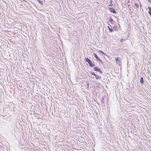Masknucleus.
I'll list each match as a JSON object with an SVG mask.
<instances>
[{
	"instance_id": "423d86ee",
	"label": "nucleus",
	"mask_w": 151,
	"mask_h": 151,
	"mask_svg": "<svg viewBox=\"0 0 151 151\" xmlns=\"http://www.w3.org/2000/svg\"><path fill=\"white\" fill-rule=\"evenodd\" d=\"M113 28L114 30L115 31H117L118 30V26H117L114 25L113 27Z\"/></svg>"
},
{
	"instance_id": "2eb2a0df",
	"label": "nucleus",
	"mask_w": 151,
	"mask_h": 151,
	"mask_svg": "<svg viewBox=\"0 0 151 151\" xmlns=\"http://www.w3.org/2000/svg\"><path fill=\"white\" fill-rule=\"evenodd\" d=\"M134 5H135V6L136 7H137V8H138L139 7V5L135 3Z\"/></svg>"
},
{
	"instance_id": "aec40b11",
	"label": "nucleus",
	"mask_w": 151,
	"mask_h": 151,
	"mask_svg": "<svg viewBox=\"0 0 151 151\" xmlns=\"http://www.w3.org/2000/svg\"><path fill=\"white\" fill-rule=\"evenodd\" d=\"M111 27H112L111 25L109 24H108Z\"/></svg>"
},
{
	"instance_id": "4468645a",
	"label": "nucleus",
	"mask_w": 151,
	"mask_h": 151,
	"mask_svg": "<svg viewBox=\"0 0 151 151\" xmlns=\"http://www.w3.org/2000/svg\"><path fill=\"white\" fill-rule=\"evenodd\" d=\"M109 31L110 32H112L114 31V30L113 28L112 29V28H111L110 29H109Z\"/></svg>"
},
{
	"instance_id": "f3484780",
	"label": "nucleus",
	"mask_w": 151,
	"mask_h": 151,
	"mask_svg": "<svg viewBox=\"0 0 151 151\" xmlns=\"http://www.w3.org/2000/svg\"><path fill=\"white\" fill-rule=\"evenodd\" d=\"M100 52H101L102 53V54H103L104 55H106V54H105V53L104 52H103L102 51H101V50H100Z\"/></svg>"
},
{
	"instance_id": "9d476101",
	"label": "nucleus",
	"mask_w": 151,
	"mask_h": 151,
	"mask_svg": "<svg viewBox=\"0 0 151 151\" xmlns=\"http://www.w3.org/2000/svg\"><path fill=\"white\" fill-rule=\"evenodd\" d=\"M115 61L117 63H118V62L119 63V62H120V60L119 59V58L117 57V58H115Z\"/></svg>"
},
{
	"instance_id": "1a4fd4ad",
	"label": "nucleus",
	"mask_w": 151,
	"mask_h": 151,
	"mask_svg": "<svg viewBox=\"0 0 151 151\" xmlns=\"http://www.w3.org/2000/svg\"><path fill=\"white\" fill-rule=\"evenodd\" d=\"M95 76V77L96 79H99L101 78V76L98 75L97 76L96 75Z\"/></svg>"
},
{
	"instance_id": "f03ea898",
	"label": "nucleus",
	"mask_w": 151,
	"mask_h": 151,
	"mask_svg": "<svg viewBox=\"0 0 151 151\" xmlns=\"http://www.w3.org/2000/svg\"><path fill=\"white\" fill-rule=\"evenodd\" d=\"M93 70L95 71L99 72L101 74H103L100 68H98L97 66L94 67Z\"/></svg>"
},
{
	"instance_id": "ddd939ff",
	"label": "nucleus",
	"mask_w": 151,
	"mask_h": 151,
	"mask_svg": "<svg viewBox=\"0 0 151 151\" xmlns=\"http://www.w3.org/2000/svg\"><path fill=\"white\" fill-rule=\"evenodd\" d=\"M90 73L93 75L94 76H95L96 75L94 72L93 71H91L90 72Z\"/></svg>"
},
{
	"instance_id": "412c9836",
	"label": "nucleus",
	"mask_w": 151,
	"mask_h": 151,
	"mask_svg": "<svg viewBox=\"0 0 151 151\" xmlns=\"http://www.w3.org/2000/svg\"><path fill=\"white\" fill-rule=\"evenodd\" d=\"M140 6H141V4L140 3Z\"/></svg>"
},
{
	"instance_id": "f8f14e48",
	"label": "nucleus",
	"mask_w": 151,
	"mask_h": 151,
	"mask_svg": "<svg viewBox=\"0 0 151 151\" xmlns=\"http://www.w3.org/2000/svg\"><path fill=\"white\" fill-rule=\"evenodd\" d=\"M109 21L111 23V24H112L113 22H114V20L112 18H110L109 19Z\"/></svg>"
},
{
	"instance_id": "f257e3e1",
	"label": "nucleus",
	"mask_w": 151,
	"mask_h": 151,
	"mask_svg": "<svg viewBox=\"0 0 151 151\" xmlns=\"http://www.w3.org/2000/svg\"><path fill=\"white\" fill-rule=\"evenodd\" d=\"M85 60L86 62L88 63L90 67L92 68L94 67L95 65V64L93 63V62H92L91 60L88 58H85Z\"/></svg>"
},
{
	"instance_id": "b1692460",
	"label": "nucleus",
	"mask_w": 151,
	"mask_h": 151,
	"mask_svg": "<svg viewBox=\"0 0 151 151\" xmlns=\"http://www.w3.org/2000/svg\"><path fill=\"white\" fill-rule=\"evenodd\" d=\"M44 1H45L44 0Z\"/></svg>"
},
{
	"instance_id": "5701e85b",
	"label": "nucleus",
	"mask_w": 151,
	"mask_h": 151,
	"mask_svg": "<svg viewBox=\"0 0 151 151\" xmlns=\"http://www.w3.org/2000/svg\"><path fill=\"white\" fill-rule=\"evenodd\" d=\"M148 1H150V0H148Z\"/></svg>"
},
{
	"instance_id": "7ed1b4c3",
	"label": "nucleus",
	"mask_w": 151,
	"mask_h": 151,
	"mask_svg": "<svg viewBox=\"0 0 151 151\" xmlns=\"http://www.w3.org/2000/svg\"><path fill=\"white\" fill-rule=\"evenodd\" d=\"M93 55L94 57L98 60L101 63H103L102 60L97 55L96 53H93Z\"/></svg>"
},
{
	"instance_id": "6ab92c4d",
	"label": "nucleus",
	"mask_w": 151,
	"mask_h": 151,
	"mask_svg": "<svg viewBox=\"0 0 151 151\" xmlns=\"http://www.w3.org/2000/svg\"><path fill=\"white\" fill-rule=\"evenodd\" d=\"M107 28H108V29H109H109H110L111 28L109 26H107Z\"/></svg>"
},
{
	"instance_id": "6e6552de",
	"label": "nucleus",
	"mask_w": 151,
	"mask_h": 151,
	"mask_svg": "<svg viewBox=\"0 0 151 151\" xmlns=\"http://www.w3.org/2000/svg\"><path fill=\"white\" fill-rule=\"evenodd\" d=\"M148 9L149 10V11L148 12V13L150 15V16L151 17V7L148 6Z\"/></svg>"
},
{
	"instance_id": "20e7f679",
	"label": "nucleus",
	"mask_w": 151,
	"mask_h": 151,
	"mask_svg": "<svg viewBox=\"0 0 151 151\" xmlns=\"http://www.w3.org/2000/svg\"><path fill=\"white\" fill-rule=\"evenodd\" d=\"M106 99L107 100V101H108V97H107L105 95L103 96L102 97V98H101V102L103 104H104V102L105 100H106Z\"/></svg>"
},
{
	"instance_id": "a211bd4d",
	"label": "nucleus",
	"mask_w": 151,
	"mask_h": 151,
	"mask_svg": "<svg viewBox=\"0 0 151 151\" xmlns=\"http://www.w3.org/2000/svg\"><path fill=\"white\" fill-rule=\"evenodd\" d=\"M89 84L88 82V83H87V87L88 88L89 87Z\"/></svg>"
},
{
	"instance_id": "9b49d317",
	"label": "nucleus",
	"mask_w": 151,
	"mask_h": 151,
	"mask_svg": "<svg viewBox=\"0 0 151 151\" xmlns=\"http://www.w3.org/2000/svg\"><path fill=\"white\" fill-rule=\"evenodd\" d=\"M37 1H38V3L39 4H41L42 5H43V2L42 1H41L40 0H37Z\"/></svg>"
},
{
	"instance_id": "39448f33",
	"label": "nucleus",
	"mask_w": 151,
	"mask_h": 151,
	"mask_svg": "<svg viewBox=\"0 0 151 151\" xmlns=\"http://www.w3.org/2000/svg\"><path fill=\"white\" fill-rule=\"evenodd\" d=\"M109 10L111 12L114 14L116 13V11L114 9L113 7H109Z\"/></svg>"
},
{
	"instance_id": "4be33fe9",
	"label": "nucleus",
	"mask_w": 151,
	"mask_h": 151,
	"mask_svg": "<svg viewBox=\"0 0 151 151\" xmlns=\"http://www.w3.org/2000/svg\"><path fill=\"white\" fill-rule=\"evenodd\" d=\"M150 3H151V0H150Z\"/></svg>"
},
{
	"instance_id": "0eeeda50",
	"label": "nucleus",
	"mask_w": 151,
	"mask_h": 151,
	"mask_svg": "<svg viewBox=\"0 0 151 151\" xmlns=\"http://www.w3.org/2000/svg\"><path fill=\"white\" fill-rule=\"evenodd\" d=\"M140 83H141L142 84H143L144 82V79H143V77H141L140 80Z\"/></svg>"
},
{
	"instance_id": "dca6fc26",
	"label": "nucleus",
	"mask_w": 151,
	"mask_h": 151,
	"mask_svg": "<svg viewBox=\"0 0 151 151\" xmlns=\"http://www.w3.org/2000/svg\"><path fill=\"white\" fill-rule=\"evenodd\" d=\"M125 41V39L123 38H122L120 40V41L121 42H122Z\"/></svg>"
}]
</instances>
